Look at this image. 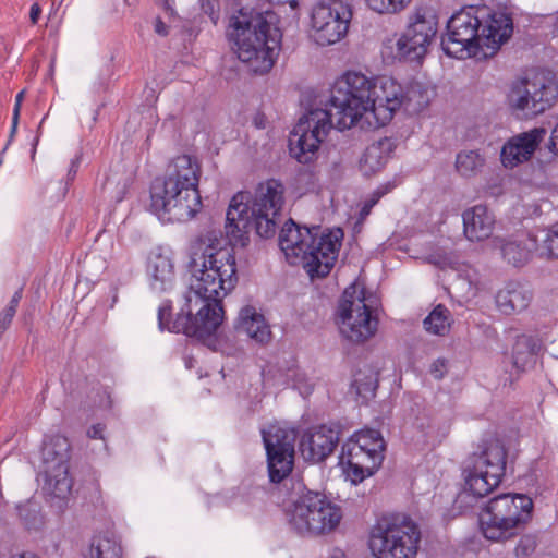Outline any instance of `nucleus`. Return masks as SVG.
Wrapping results in <instances>:
<instances>
[{
    "mask_svg": "<svg viewBox=\"0 0 558 558\" xmlns=\"http://www.w3.org/2000/svg\"><path fill=\"white\" fill-rule=\"evenodd\" d=\"M283 184L276 179L259 184L253 197L250 192L234 194L226 213V238L230 246H222L221 233L207 231L192 246L189 262L193 280L185 303L172 319V301L163 300L157 310L159 331L183 333L202 343L216 339L225 311L222 298L238 283L234 246L244 247L252 230L262 239H271L277 232L283 205Z\"/></svg>",
    "mask_w": 558,
    "mask_h": 558,
    "instance_id": "1",
    "label": "nucleus"
},
{
    "mask_svg": "<svg viewBox=\"0 0 558 558\" xmlns=\"http://www.w3.org/2000/svg\"><path fill=\"white\" fill-rule=\"evenodd\" d=\"M402 88L392 77L371 80L360 72L344 73L331 86L326 107L310 109L291 131V157L303 165L313 162L332 126L350 129L366 112L374 116L378 125H386L402 107Z\"/></svg>",
    "mask_w": 558,
    "mask_h": 558,
    "instance_id": "2",
    "label": "nucleus"
},
{
    "mask_svg": "<svg viewBox=\"0 0 558 558\" xmlns=\"http://www.w3.org/2000/svg\"><path fill=\"white\" fill-rule=\"evenodd\" d=\"M512 13L487 7L469 5L447 21L441 48L449 57L494 56L512 36Z\"/></svg>",
    "mask_w": 558,
    "mask_h": 558,
    "instance_id": "3",
    "label": "nucleus"
},
{
    "mask_svg": "<svg viewBox=\"0 0 558 558\" xmlns=\"http://www.w3.org/2000/svg\"><path fill=\"white\" fill-rule=\"evenodd\" d=\"M202 168L196 157L180 155L171 160L163 175L149 186L148 210L161 222H186L202 208L198 183Z\"/></svg>",
    "mask_w": 558,
    "mask_h": 558,
    "instance_id": "4",
    "label": "nucleus"
},
{
    "mask_svg": "<svg viewBox=\"0 0 558 558\" xmlns=\"http://www.w3.org/2000/svg\"><path fill=\"white\" fill-rule=\"evenodd\" d=\"M343 232L322 233L319 226L301 227L289 218L279 232V246L291 264L302 263L308 276L327 277L338 258Z\"/></svg>",
    "mask_w": 558,
    "mask_h": 558,
    "instance_id": "5",
    "label": "nucleus"
},
{
    "mask_svg": "<svg viewBox=\"0 0 558 558\" xmlns=\"http://www.w3.org/2000/svg\"><path fill=\"white\" fill-rule=\"evenodd\" d=\"M268 12L240 11L234 19L231 36L236 46L240 61L246 63L256 74H264L271 70L276 60V51L280 48L281 34L277 26L268 20Z\"/></svg>",
    "mask_w": 558,
    "mask_h": 558,
    "instance_id": "6",
    "label": "nucleus"
},
{
    "mask_svg": "<svg viewBox=\"0 0 558 558\" xmlns=\"http://www.w3.org/2000/svg\"><path fill=\"white\" fill-rule=\"evenodd\" d=\"M287 499V517L291 529L298 534L319 535L335 530L342 519L341 508L319 492L308 490L300 478H291Z\"/></svg>",
    "mask_w": 558,
    "mask_h": 558,
    "instance_id": "7",
    "label": "nucleus"
},
{
    "mask_svg": "<svg viewBox=\"0 0 558 558\" xmlns=\"http://www.w3.org/2000/svg\"><path fill=\"white\" fill-rule=\"evenodd\" d=\"M422 532L410 515L383 514L369 529L367 545L373 558H415Z\"/></svg>",
    "mask_w": 558,
    "mask_h": 558,
    "instance_id": "8",
    "label": "nucleus"
},
{
    "mask_svg": "<svg viewBox=\"0 0 558 558\" xmlns=\"http://www.w3.org/2000/svg\"><path fill=\"white\" fill-rule=\"evenodd\" d=\"M534 502L526 494L505 493L490 498L483 509L481 527L490 541L508 539L514 530L524 527L533 518Z\"/></svg>",
    "mask_w": 558,
    "mask_h": 558,
    "instance_id": "9",
    "label": "nucleus"
},
{
    "mask_svg": "<svg viewBox=\"0 0 558 558\" xmlns=\"http://www.w3.org/2000/svg\"><path fill=\"white\" fill-rule=\"evenodd\" d=\"M507 448L499 440L486 442L480 453H473L462 464L464 492L475 499L492 493L506 473Z\"/></svg>",
    "mask_w": 558,
    "mask_h": 558,
    "instance_id": "10",
    "label": "nucleus"
},
{
    "mask_svg": "<svg viewBox=\"0 0 558 558\" xmlns=\"http://www.w3.org/2000/svg\"><path fill=\"white\" fill-rule=\"evenodd\" d=\"M385 450L386 442L378 429L362 428L342 445L340 463L345 464L347 476L356 485L377 472Z\"/></svg>",
    "mask_w": 558,
    "mask_h": 558,
    "instance_id": "11",
    "label": "nucleus"
},
{
    "mask_svg": "<svg viewBox=\"0 0 558 558\" xmlns=\"http://www.w3.org/2000/svg\"><path fill=\"white\" fill-rule=\"evenodd\" d=\"M356 284L347 287L339 300L337 314L341 319V332L350 341L363 343L372 338L378 328V318L366 304V290L362 288L356 296Z\"/></svg>",
    "mask_w": 558,
    "mask_h": 558,
    "instance_id": "12",
    "label": "nucleus"
},
{
    "mask_svg": "<svg viewBox=\"0 0 558 558\" xmlns=\"http://www.w3.org/2000/svg\"><path fill=\"white\" fill-rule=\"evenodd\" d=\"M438 32V19L433 9L418 7L409 15L408 25L396 43V57L418 61L425 57Z\"/></svg>",
    "mask_w": 558,
    "mask_h": 558,
    "instance_id": "13",
    "label": "nucleus"
},
{
    "mask_svg": "<svg viewBox=\"0 0 558 558\" xmlns=\"http://www.w3.org/2000/svg\"><path fill=\"white\" fill-rule=\"evenodd\" d=\"M262 437L266 449L269 481L282 483L287 493L291 492V485L286 486V482L292 478L289 475L294 464V430L270 425L262 430Z\"/></svg>",
    "mask_w": 558,
    "mask_h": 558,
    "instance_id": "14",
    "label": "nucleus"
},
{
    "mask_svg": "<svg viewBox=\"0 0 558 558\" xmlns=\"http://www.w3.org/2000/svg\"><path fill=\"white\" fill-rule=\"evenodd\" d=\"M557 97L558 88L555 85L545 83L543 78H524L520 86L512 88L510 102L514 110L535 117L550 108Z\"/></svg>",
    "mask_w": 558,
    "mask_h": 558,
    "instance_id": "15",
    "label": "nucleus"
},
{
    "mask_svg": "<svg viewBox=\"0 0 558 558\" xmlns=\"http://www.w3.org/2000/svg\"><path fill=\"white\" fill-rule=\"evenodd\" d=\"M546 134V129L534 128L508 138L500 151V160L504 167L513 169L529 161Z\"/></svg>",
    "mask_w": 558,
    "mask_h": 558,
    "instance_id": "16",
    "label": "nucleus"
},
{
    "mask_svg": "<svg viewBox=\"0 0 558 558\" xmlns=\"http://www.w3.org/2000/svg\"><path fill=\"white\" fill-rule=\"evenodd\" d=\"M339 442V429L327 425L306 430L299 444L304 460L322 462L330 456Z\"/></svg>",
    "mask_w": 558,
    "mask_h": 558,
    "instance_id": "17",
    "label": "nucleus"
},
{
    "mask_svg": "<svg viewBox=\"0 0 558 558\" xmlns=\"http://www.w3.org/2000/svg\"><path fill=\"white\" fill-rule=\"evenodd\" d=\"M497 245L504 260L515 268L525 266L538 251L537 238L531 233L523 238L498 239Z\"/></svg>",
    "mask_w": 558,
    "mask_h": 558,
    "instance_id": "18",
    "label": "nucleus"
},
{
    "mask_svg": "<svg viewBox=\"0 0 558 558\" xmlns=\"http://www.w3.org/2000/svg\"><path fill=\"white\" fill-rule=\"evenodd\" d=\"M238 332L245 333L250 339L260 345L268 344L271 340V330L264 315L252 305H246L239 312L234 324Z\"/></svg>",
    "mask_w": 558,
    "mask_h": 558,
    "instance_id": "19",
    "label": "nucleus"
},
{
    "mask_svg": "<svg viewBox=\"0 0 558 558\" xmlns=\"http://www.w3.org/2000/svg\"><path fill=\"white\" fill-rule=\"evenodd\" d=\"M462 220L464 235L472 242L484 241L493 233L495 218L485 205H475L464 210Z\"/></svg>",
    "mask_w": 558,
    "mask_h": 558,
    "instance_id": "20",
    "label": "nucleus"
},
{
    "mask_svg": "<svg viewBox=\"0 0 558 558\" xmlns=\"http://www.w3.org/2000/svg\"><path fill=\"white\" fill-rule=\"evenodd\" d=\"M69 439L60 434L48 435L41 445V457L45 471H58L64 473L69 469L70 460Z\"/></svg>",
    "mask_w": 558,
    "mask_h": 558,
    "instance_id": "21",
    "label": "nucleus"
},
{
    "mask_svg": "<svg viewBox=\"0 0 558 558\" xmlns=\"http://www.w3.org/2000/svg\"><path fill=\"white\" fill-rule=\"evenodd\" d=\"M174 266L171 258L161 253H153L148 258L147 272L150 276V288L162 293L173 288Z\"/></svg>",
    "mask_w": 558,
    "mask_h": 558,
    "instance_id": "22",
    "label": "nucleus"
},
{
    "mask_svg": "<svg viewBox=\"0 0 558 558\" xmlns=\"http://www.w3.org/2000/svg\"><path fill=\"white\" fill-rule=\"evenodd\" d=\"M336 16L337 19L333 22H323L328 16L325 15V12H322L317 16L316 25H311L312 36L317 45L322 47L329 46L338 43L347 35L352 16H342V14Z\"/></svg>",
    "mask_w": 558,
    "mask_h": 558,
    "instance_id": "23",
    "label": "nucleus"
},
{
    "mask_svg": "<svg viewBox=\"0 0 558 558\" xmlns=\"http://www.w3.org/2000/svg\"><path fill=\"white\" fill-rule=\"evenodd\" d=\"M532 299V293L520 283H509L498 291L496 304L504 314H512L525 310Z\"/></svg>",
    "mask_w": 558,
    "mask_h": 558,
    "instance_id": "24",
    "label": "nucleus"
},
{
    "mask_svg": "<svg viewBox=\"0 0 558 558\" xmlns=\"http://www.w3.org/2000/svg\"><path fill=\"white\" fill-rule=\"evenodd\" d=\"M89 555V558H121L123 548L114 532L107 530L93 535Z\"/></svg>",
    "mask_w": 558,
    "mask_h": 558,
    "instance_id": "25",
    "label": "nucleus"
},
{
    "mask_svg": "<svg viewBox=\"0 0 558 558\" xmlns=\"http://www.w3.org/2000/svg\"><path fill=\"white\" fill-rule=\"evenodd\" d=\"M430 101L429 88L421 82H411L402 88V107L410 114L421 113Z\"/></svg>",
    "mask_w": 558,
    "mask_h": 558,
    "instance_id": "26",
    "label": "nucleus"
},
{
    "mask_svg": "<svg viewBox=\"0 0 558 558\" xmlns=\"http://www.w3.org/2000/svg\"><path fill=\"white\" fill-rule=\"evenodd\" d=\"M537 351V343L531 336L520 335L517 337L512 347V365L518 371H524L525 367L534 362Z\"/></svg>",
    "mask_w": 558,
    "mask_h": 558,
    "instance_id": "27",
    "label": "nucleus"
},
{
    "mask_svg": "<svg viewBox=\"0 0 558 558\" xmlns=\"http://www.w3.org/2000/svg\"><path fill=\"white\" fill-rule=\"evenodd\" d=\"M486 159L478 149L461 150L456 156V169L463 178H473L482 172Z\"/></svg>",
    "mask_w": 558,
    "mask_h": 558,
    "instance_id": "28",
    "label": "nucleus"
},
{
    "mask_svg": "<svg viewBox=\"0 0 558 558\" xmlns=\"http://www.w3.org/2000/svg\"><path fill=\"white\" fill-rule=\"evenodd\" d=\"M322 12L329 16L323 20L328 23L336 21L335 15L352 16L351 7L342 0H318L312 8L311 25H316L317 16Z\"/></svg>",
    "mask_w": 558,
    "mask_h": 558,
    "instance_id": "29",
    "label": "nucleus"
},
{
    "mask_svg": "<svg viewBox=\"0 0 558 558\" xmlns=\"http://www.w3.org/2000/svg\"><path fill=\"white\" fill-rule=\"evenodd\" d=\"M268 499V492L260 486H250L240 496L243 511L247 514L264 511Z\"/></svg>",
    "mask_w": 558,
    "mask_h": 558,
    "instance_id": "30",
    "label": "nucleus"
},
{
    "mask_svg": "<svg viewBox=\"0 0 558 558\" xmlns=\"http://www.w3.org/2000/svg\"><path fill=\"white\" fill-rule=\"evenodd\" d=\"M449 314V310L445 305L438 304L435 306L423 320L425 330L438 336L445 335L450 327Z\"/></svg>",
    "mask_w": 558,
    "mask_h": 558,
    "instance_id": "31",
    "label": "nucleus"
},
{
    "mask_svg": "<svg viewBox=\"0 0 558 558\" xmlns=\"http://www.w3.org/2000/svg\"><path fill=\"white\" fill-rule=\"evenodd\" d=\"M17 514L28 530H37L43 524V515L38 506L27 500L16 506Z\"/></svg>",
    "mask_w": 558,
    "mask_h": 558,
    "instance_id": "32",
    "label": "nucleus"
},
{
    "mask_svg": "<svg viewBox=\"0 0 558 558\" xmlns=\"http://www.w3.org/2000/svg\"><path fill=\"white\" fill-rule=\"evenodd\" d=\"M49 486L52 488V494L58 498H65L71 492L72 480L69 475V469L62 472L45 471Z\"/></svg>",
    "mask_w": 558,
    "mask_h": 558,
    "instance_id": "33",
    "label": "nucleus"
},
{
    "mask_svg": "<svg viewBox=\"0 0 558 558\" xmlns=\"http://www.w3.org/2000/svg\"><path fill=\"white\" fill-rule=\"evenodd\" d=\"M352 386L355 388L359 396L363 398L374 397L378 387V379L372 372L365 375L359 371L354 375Z\"/></svg>",
    "mask_w": 558,
    "mask_h": 558,
    "instance_id": "34",
    "label": "nucleus"
},
{
    "mask_svg": "<svg viewBox=\"0 0 558 558\" xmlns=\"http://www.w3.org/2000/svg\"><path fill=\"white\" fill-rule=\"evenodd\" d=\"M396 187L393 182H386L379 185L372 194L363 202L362 207L359 211V221H363L371 214L372 208L384 197Z\"/></svg>",
    "mask_w": 558,
    "mask_h": 558,
    "instance_id": "35",
    "label": "nucleus"
},
{
    "mask_svg": "<svg viewBox=\"0 0 558 558\" xmlns=\"http://www.w3.org/2000/svg\"><path fill=\"white\" fill-rule=\"evenodd\" d=\"M537 253L541 257L558 258V223L547 230Z\"/></svg>",
    "mask_w": 558,
    "mask_h": 558,
    "instance_id": "36",
    "label": "nucleus"
},
{
    "mask_svg": "<svg viewBox=\"0 0 558 558\" xmlns=\"http://www.w3.org/2000/svg\"><path fill=\"white\" fill-rule=\"evenodd\" d=\"M368 8L380 14H393L402 11L412 0H365Z\"/></svg>",
    "mask_w": 558,
    "mask_h": 558,
    "instance_id": "37",
    "label": "nucleus"
},
{
    "mask_svg": "<svg viewBox=\"0 0 558 558\" xmlns=\"http://www.w3.org/2000/svg\"><path fill=\"white\" fill-rule=\"evenodd\" d=\"M539 543L538 534H524L518 541L514 547L517 558H527L533 555Z\"/></svg>",
    "mask_w": 558,
    "mask_h": 558,
    "instance_id": "38",
    "label": "nucleus"
},
{
    "mask_svg": "<svg viewBox=\"0 0 558 558\" xmlns=\"http://www.w3.org/2000/svg\"><path fill=\"white\" fill-rule=\"evenodd\" d=\"M414 427L422 433V436L425 441H428L434 437L435 427L432 423V420L427 415H420L415 418Z\"/></svg>",
    "mask_w": 558,
    "mask_h": 558,
    "instance_id": "39",
    "label": "nucleus"
},
{
    "mask_svg": "<svg viewBox=\"0 0 558 558\" xmlns=\"http://www.w3.org/2000/svg\"><path fill=\"white\" fill-rule=\"evenodd\" d=\"M202 11L216 24L220 17L219 0H199Z\"/></svg>",
    "mask_w": 558,
    "mask_h": 558,
    "instance_id": "40",
    "label": "nucleus"
},
{
    "mask_svg": "<svg viewBox=\"0 0 558 558\" xmlns=\"http://www.w3.org/2000/svg\"><path fill=\"white\" fill-rule=\"evenodd\" d=\"M430 375L437 379L440 380L445 377L447 373V362L445 359H437L434 361L429 368Z\"/></svg>",
    "mask_w": 558,
    "mask_h": 558,
    "instance_id": "41",
    "label": "nucleus"
},
{
    "mask_svg": "<svg viewBox=\"0 0 558 558\" xmlns=\"http://www.w3.org/2000/svg\"><path fill=\"white\" fill-rule=\"evenodd\" d=\"M80 165H81V156H75L74 158L71 159L70 166L68 169V173H66V182H65L66 187L70 184H72V182L75 180L76 174L80 169Z\"/></svg>",
    "mask_w": 558,
    "mask_h": 558,
    "instance_id": "42",
    "label": "nucleus"
},
{
    "mask_svg": "<svg viewBox=\"0 0 558 558\" xmlns=\"http://www.w3.org/2000/svg\"><path fill=\"white\" fill-rule=\"evenodd\" d=\"M106 426L101 423L93 424L87 429V436L92 439H104V432Z\"/></svg>",
    "mask_w": 558,
    "mask_h": 558,
    "instance_id": "43",
    "label": "nucleus"
},
{
    "mask_svg": "<svg viewBox=\"0 0 558 558\" xmlns=\"http://www.w3.org/2000/svg\"><path fill=\"white\" fill-rule=\"evenodd\" d=\"M19 121H20V116L12 114V125H11V130H10L8 142H7L5 146L2 149V155H4V153L7 151L8 147L11 145V143H12V141H13L15 134H16L17 126H19Z\"/></svg>",
    "mask_w": 558,
    "mask_h": 558,
    "instance_id": "44",
    "label": "nucleus"
},
{
    "mask_svg": "<svg viewBox=\"0 0 558 558\" xmlns=\"http://www.w3.org/2000/svg\"><path fill=\"white\" fill-rule=\"evenodd\" d=\"M154 31L159 36L166 37L169 34V26L162 21L160 16H157L154 22Z\"/></svg>",
    "mask_w": 558,
    "mask_h": 558,
    "instance_id": "45",
    "label": "nucleus"
},
{
    "mask_svg": "<svg viewBox=\"0 0 558 558\" xmlns=\"http://www.w3.org/2000/svg\"><path fill=\"white\" fill-rule=\"evenodd\" d=\"M48 114H45L41 119V121L39 122L38 124V128H37V132H36V135L34 136L33 138V142H32V150H31V157L34 158L35 157V154H36V149H37V145L39 143V140H40V136H41V133H43V124L46 120Z\"/></svg>",
    "mask_w": 558,
    "mask_h": 558,
    "instance_id": "46",
    "label": "nucleus"
},
{
    "mask_svg": "<svg viewBox=\"0 0 558 558\" xmlns=\"http://www.w3.org/2000/svg\"><path fill=\"white\" fill-rule=\"evenodd\" d=\"M23 291H24V286H21L12 295L10 302L8 303V307H10L11 310H15V312L17 311V307H19V304L23 298Z\"/></svg>",
    "mask_w": 558,
    "mask_h": 558,
    "instance_id": "47",
    "label": "nucleus"
},
{
    "mask_svg": "<svg viewBox=\"0 0 558 558\" xmlns=\"http://www.w3.org/2000/svg\"><path fill=\"white\" fill-rule=\"evenodd\" d=\"M547 147L551 153L558 155V124L551 130Z\"/></svg>",
    "mask_w": 558,
    "mask_h": 558,
    "instance_id": "48",
    "label": "nucleus"
},
{
    "mask_svg": "<svg viewBox=\"0 0 558 558\" xmlns=\"http://www.w3.org/2000/svg\"><path fill=\"white\" fill-rule=\"evenodd\" d=\"M378 153H379V147H378V146H372V147H368V148L365 150V153H364V155H363V157H362L361 161H363V162H365V163H369V161H371L372 159H375V158L378 156Z\"/></svg>",
    "mask_w": 558,
    "mask_h": 558,
    "instance_id": "49",
    "label": "nucleus"
},
{
    "mask_svg": "<svg viewBox=\"0 0 558 558\" xmlns=\"http://www.w3.org/2000/svg\"><path fill=\"white\" fill-rule=\"evenodd\" d=\"M24 96H25V89H22L21 92H19L16 94L12 114L21 116V108H22V104L24 100Z\"/></svg>",
    "mask_w": 558,
    "mask_h": 558,
    "instance_id": "50",
    "label": "nucleus"
},
{
    "mask_svg": "<svg viewBox=\"0 0 558 558\" xmlns=\"http://www.w3.org/2000/svg\"><path fill=\"white\" fill-rule=\"evenodd\" d=\"M40 14H41L40 5L37 2L33 3L31 7V10H29V20L33 25L38 23Z\"/></svg>",
    "mask_w": 558,
    "mask_h": 558,
    "instance_id": "51",
    "label": "nucleus"
},
{
    "mask_svg": "<svg viewBox=\"0 0 558 558\" xmlns=\"http://www.w3.org/2000/svg\"><path fill=\"white\" fill-rule=\"evenodd\" d=\"M157 2L162 7L167 14L173 16L175 14L174 10V0H157Z\"/></svg>",
    "mask_w": 558,
    "mask_h": 558,
    "instance_id": "52",
    "label": "nucleus"
},
{
    "mask_svg": "<svg viewBox=\"0 0 558 558\" xmlns=\"http://www.w3.org/2000/svg\"><path fill=\"white\" fill-rule=\"evenodd\" d=\"M128 189H129V184L126 183V181L123 182L122 184L118 183V190H117V194L114 196L116 203H120L124 199Z\"/></svg>",
    "mask_w": 558,
    "mask_h": 558,
    "instance_id": "53",
    "label": "nucleus"
},
{
    "mask_svg": "<svg viewBox=\"0 0 558 558\" xmlns=\"http://www.w3.org/2000/svg\"><path fill=\"white\" fill-rule=\"evenodd\" d=\"M272 4H290L292 8L298 5V0H268Z\"/></svg>",
    "mask_w": 558,
    "mask_h": 558,
    "instance_id": "54",
    "label": "nucleus"
},
{
    "mask_svg": "<svg viewBox=\"0 0 558 558\" xmlns=\"http://www.w3.org/2000/svg\"><path fill=\"white\" fill-rule=\"evenodd\" d=\"M19 558H27L26 553L19 554Z\"/></svg>",
    "mask_w": 558,
    "mask_h": 558,
    "instance_id": "55",
    "label": "nucleus"
},
{
    "mask_svg": "<svg viewBox=\"0 0 558 558\" xmlns=\"http://www.w3.org/2000/svg\"><path fill=\"white\" fill-rule=\"evenodd\" d=\"M117 298H118V296H117V288H114L113 302H116V301H117Z\"/></svg>",
    "mask_w": 558,
    "mask_h": 558,
    "instance_id": "56",
    "label": "nucleus"
},
{
    "mask_svg": "<svg viewBox=\"0 0 558 558\" xmlns=\"http://www.w3.org/2000/svg\"><path fill=\"white\" fill-rule=\"evenodd\" d=\"M255 123H256L257 128H264V125L258 123L257 121Z\"/></svg>",
    "mask_w": 558,
    "mask_h": 558,
    "instance_id": "57",
    "label": "nucleus"
},
{
    "mask_svg": "<svg viewBox=\"0 0 558 558\" xmlns=\"http://www.w3.org/2000/svg\"><path fill=\"white\" fill-rule=\"evenodd\" d=\"M3 155L1 154V157H0V166L2 165L3 162V159H2Z\"/></svg>",
    "mask_w": 558,
    "mask_h": 558,
    "instance_id": "58",
    "label": "nucleus"
},
{
    "mask_svg": "<svg viewBox=\"0 0 558 558\" xmlns=\"http://www.w3.org/2000/svg\"><path fill=\"white\" fill-rule=\"evenodd\" d=\"M29 558H37V556L36 555H32Z\"/></svg>",
    "mask_w": 558,
    "mask_h": 558,
    "instance_id": "59",
    "label": "nucleus"
},
{
    "mask_svg": "<svg viewBox=\"0 0 558 558\" xmlns=\"http://www.w3.org/2000/svg\"><path fill=\"white\" fill-rule=\"evenodd\" d=\"M556 26H557V29H558V22H557Z\"/></svg>",
    "mask_w": 558,
    "mask_h": 558,
    "instance_id": "60",
    "label": "nucleus"
},
{
    "mask_svg": "<svg viewBox=\"0 0 558 558\" xmlns=\"http://www.w3.org/2000/svg\"><path fill=\"white\" fill-rule=\"evenodd\" d=\"M125 3H128V0H124Z\"/></svg>",
    "mask_w": 558,
    "mask_h": 558,
    "instance_id": "61",
    "label": "nucleus"
}]
</instances>
